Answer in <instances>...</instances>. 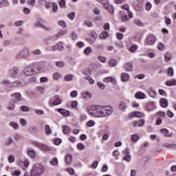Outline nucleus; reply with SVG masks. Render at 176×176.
Here are the masks:
<instances>
[{"mask_svg": "<svg viewBox=\"0 0 176 176\" xmlns=\"http://www.w3.org/2000/svg\"><path fill=\"white\" fill-rule=\"evenodd\" d=\"M104 45L103 44H101V43H100V44H96V45H95V49H96V50L98 51V52H102V50H104Z\"/></svg>", "mask_w": 176, "mask_h": 176, "instance_id": "obj_37", "label": "nucleus"}, {"mask_svg": "<svg viewBox=\"0 0 176 176\" xmlns=\"http://www.w3.org/2000/svg\"><path fill=\"white\" fill-rule=\"evenodd\" d=\"M86 125L87 127H94V126H96V122H94L93 120H90L87 122Z\"/></svg>", "mask_w": 176, "mask_h": 176, "instance_id": "obj_39", "label": "nucleus"}, {"mask_svg": "<svg viewBox=\"0 0 176 176\" xmlns=\"http://www.w3.org/2000/svg\"><path fill=\"white\" fill-rule=\"evenodd\" d=\"M60 104H61V99H60V97H58V96H55L53 104L60 105Z\"/></svg>", "mask_w": 176, "mask_h": 176, "instance_id": "obj_32", "label": "nucleus"}, {"mask_svg": "<svg viewBox=\"0 0 176 176\" xmlns=\"http://www.w3.org/2000/svg\"><path fill=\"white\" fill-rule=\"evenodd\" d=\"M27 154L31 159H35L36 156V153L34 150H28Z\"/></svg>", "mask_w": 176, "mask_h": 176, "instance_id": "obj_26", "label": "nucleus"}, {"mask_svg": "<svg viewBox=\"0 0 176 176\" xmlns=\"http://www.w3.org/2000/svg\"><path fill=\"white\" fill-rule=\"evenodd\" d=\"M52 9H53V12H54V13L58 12V6L56 4V2H53L52 3Z\"/></svg>", "mask_w": 176, "mask_h": 176, "instance_id": "obj_54", "label": "nucleus"}, {"mask_svg": "<svg viewBox=\"0 0 176 176\" xmlns=\"http://www.w3.org/2000/svg\"><path fill=\"white\" fill-rule=\"evenodd\" d=\"M29 131L30 133H38V127L34 126H30L29 128Z\"/></svg>", "mask_w": 176, "mask_h": 176, "instance_id": "obj_53", "label": "nucleus"}, {"mask_svg": "<svg viewBox=\"0 0 176 176\" xmlns=\"http://www.w3.org/2000/svg\"><path fill=\"white\" fill-rule=\"evenodd\" d=\"M17 74H19V67L14 66L8 71L7 78L8 79H16V76H17Z\"/></svg>", "mask_w": 176, "mask_h": 176, "instance_id": "obj_4", "label": "nucleus"}, {"mask_svg": "<svg viewBox=\"0 0 176 176\" xmlns=\"http://www.w3.org/2000/svg\"><path fill=\"white\" fill-rule=\"evenodd\" d=\"M87 112L93 118H107L112 115L113 109L109 106L92 105L87 107Z\"/></svg>", "mask_w": 176, "mask_h": 176, "instance_id": "obj_1", "label": "nucleus"}, {"mask_svg": "<svg viewBox=\"0 0 176 176\" xmlns=\"http://www.w3.org/2000/svg\"><path fill=\"white\" fill-rule=\"evenodd\" d=\"M81 96L82 98H84L85 100H88L89 98H91V94L87 91H82L81 93Z\"/></svg>", "mask_w": 176, "mask_h": 176, "instance_id": "obj_25", "label": "nucleus"}, {"mask_svg": "<svg viewBox=\"0 0 176 176\" xmlns=\"http://www.w3.org/2000/svg\"><path fill=\"white\" fill-rule=\"evenodd\" d=\"M97 86L100 90H105V85L101 82H97Z\"/></svg>", "mask_w": 176, "mask_h": 176, "instance_id": "obj_43", "label": "nucleus"}, {"mask_svg": "<svg viewBox=\"0 0 176 176\" xmlns=\"http://www.w3.org/2000/svg\"><path fill=\"white\" fill-rule=\"evenodd\" d=\"M67 31L65 30H60L59 32H58L56 34L51 36L50 38V41H57L58 38L61 36H64L67 34Z\"/></svg>", "mask_w": 176, "mask_h": 176, "instance_id": "obj_9", "label": "nucleus"}, {"mask_svg": "<svg viewBox=\"0 0 176 176\" xmlns=\"http://www.w3.org/2000/svg\"><path fill=\"white\" fill-rule=\"evenodd\" d=\"M53 79H54V80H58V79H61V74L54 73L53 74Z\"/></svg>", "mask_w": 176, "mask_h": 176, "instance_id": "obj_48", "label": "nucleus"}, {"mask_svg": "<svg viewBox=\"0 0 176 176\" xmlns=\"http://www.w3.org/2000/svg\"><path fill=\"white\" fill-rule=\"evenodd\" d=\"M120 16L121 17L122 21L126 23V21H129V17L127 16V14L124 11L120 12Z\"/></svg>", "mask_w": 176, "mask_h": 176, "instance_id": "obj_19", "label": "nucleus"}, {"mask_svg": "<svg viewBox=\"0 0 176 176\" xmlns=\"http://www.w3.org/2000/svg\"><path fill=\"white\" fill-rule=\"evenodd\" d=\"M45 133L47 135H50L52 134V129L49 124H45L44 127Z\"/></svg>", "mask_w": 176, "mask_h": 176, "instance_id": "obj_30", "label": "nucleus"}, {"mask_svg": "<svg viewBox=\"0 0 176 176\" xmlns=\"http://www.w3.org/2000/svg\"><path fill=\"white\" fill-rule=\"evenodd\" d=\"M56 65L59 68H63V67H65V63L63 61H59L56 63Z\"/></svg>", "mask_w": 176, "mask_h": 176, "instance_id": "obj_58", "label": "nucleus"}, {"mask_svg": "<svg viewBox=\"0 0 176 176\" xmlns=\"http://www.w3.org/2000/svg\"><path fill=\"white\" fill-rule=\"evenodd\" d=\"M104 83H112V85H116V78L112 76H108L103 78Z\"/></svg>", "mask_w": 176, "mask_h": 176, "instance_id": "obj_10", "label": "nucleus"}, {"mask_svg": "<svg viewBox=\"0 0 176 176\" xmlns=\"http://www.w3.org/2000/svg\"><path fill=\"white\" fill-rule=\"evenodd\" d=\"M98 60H99V61H100V63H107V58H105L102 56H98Z\"/></svg>", "mask_w": 176, "mask_h": 176, "instance_id": "obj_57", "label": "nucleus"}, {"mask_svg": "<svg viewBox=\"0 0 176 176\" xmlns=\"http://www.w3.org/2000/svg\"><path fill=\"white\" fill-rule=\"evenodd\" d=\"M129 74H127V73H122L121 74V80L122 82H127V80H129Z\"/></svg>", "mask_w": 176, "mask_h": 176, "instance_id": "obj_29", "label": "nucleus"}, {"mask_svg": "<svg viewBox=\"0 0 176 176\" xmlns=\"http://www.w3.org/2000/svg\"><path fill=\"white\" fill-rule=\"evenodd\" d=\"M133 23L135 25H138V27H144V23L138 19L134 20Z\"/></svg>", "mask_w": 176, "mask_h": 176, "instance_id": "obj_45", "label": "nucleus"}, {"mask_svg": "<svg viewBox=\"0 0 176 176\" xmlns=\"http://www.w3.org/2000/svg\"><path fill=\"white\" fill-rule=\"evenodd\" d=\"M46 21L43 20V19H38V21L34 23V27L39 28H43V30H45V31H50L52 28L50 27H47L44 25Z\"/></svg>", "mask_w": 176, "mask_h": 176, "instance_id": "obj_7", "label": "nucleus"}, {"mask_svg": "<svg viewBox=\"0 0 176 176\" xmlns=\"http://www.w3.org/2000/svg\"><path fill=\"white\" fill-rule=\"evenodd\" d=\"M140 140V136L138 134H133L131 135V141L133 142H137Z\"/></svg>", "mask_w": 176, "mask_h": 176, "instance_id": "obj_42", "label": "nucleus"}, {"mask_svg": "<svg viewBox=\"0 0 176 176\" xmlns=\"http://www.w3.org/2000/svg\"><path fill=\"white\" fill-rule=\"evenodd\" d=\"M170 60H171V54H166V55H164V60L166 61V63H168Z\"/></svg>", "mask_w": 176, "mask_h": 176, "instance_id": "obj_60", "label": "nucleus"}, {"mask_svg": "<svg viewBox=\"0 0 176 176\" xmlns=\"http://www.w3.org/2000/svg\"><path fill=\"white\" fill-rule=\"evenodd\" d=\"M65 160L66 164H71L72 162V155L71 154H67L65 157Z\"/></svg>", "mask_w": 176, "mask_h": 176, "instance_id": "obj_27", "label": "nucleus"}, {"mask_svg": "<svg viewBox=\"0 0 176 176\" xmlns=\"http://www.w3.org/2000/svg\"><path fill=\"white\" fill-rule=\"evenodd\" d=\"M164 146L165 148H170V149H176V144H165Z\"/></svg>", "mask_w": 176, "mask_h": 176, "instance_id": "obj_44", "label": "nucleus"}, {"mask_svg": "<svg viewBox=\"0 0 176 176\" xmlns=\"http://www.w3.org/2000/svg\"><path fill=\"white\" fill-rule=\"evenodd\" d=\"M14 102H13V100H10L8 107V111H12V109H14Z\"/></svg>", "mask_w": 176, "mask_h": 176, "instance_id": "obj_46", "label": "nucleus"}, {"mask_svg": "<svg viewBox=\"0 0 176 176\" xmlns=\"http://www.w3.org/2000/svg\"><path fill=\"white\" fill-rule=\"evenodd\" d=\"M14 98L13 102H18V101H21V94L20 93H14L12 95Z\"/></svg>", "mask_w": 176, "mask_h": 176, "instance_id": "obj_18", "label": "nucleus"}, {"mask_svg": "<svg viewBox=\"0 0 176 176\" xmlns=\"http://www.w3.org/2000/svg\"><path fill=\"white\" fill-rule=\"evenodd\" d=\"M10 126L12 127V129H14V130H17V129H19V124L14 122H10Z\"/></svg>", "mask_w": 176, "mask_h": 176, "instance_id": "obj_49", "label": "nucleus"}, {"mask_svg": "<svg viewBox=\"0 0 176 176\" xmlns=\"http://www.w3.org/2000/svg\"><path fill=\"white\" fill-rule=\"evenodd\" d=\"M155 108H156V107L155 106V102H149L146 105V109H147V111H153Z\"/></svg>", "mask_w": 176, "mask_h": 176, "instance_id": "obj_22", "label": "nucleus"}, {"mask_svg": "<svg viewBox=\"0 0 176 176\" xmlns=\"http://www.w3.org/2000/svg\"><path fill=\"white\" fill-rule=\"evenodd\" d=\"M122 160H125V162H127V163H129V162H131V155H125L122 158Z\"/></svg>", "mask_w": 176, "mask_h": 176, "instance_id": "obj_56", "label": "nucleus"}, {"mask_svg": "<svg viewBox=\"0 0 176 176\" xmlns=\"http://www.w3.org/2000/svg\"><path fill=\"white\" fill-rule=\"evenodd\" d=\"M58 25L62 27V28H67V23L65 21H60L58 22Z\"/></svg>", "mask_w": 176, "mask_h": 176, "instance_id": "obj_50", "label": "nucleus"}, {"mask_svg": "<svg viewBox=\"0 0 176 176\" xmlns=\"http://www.w3.org/2000/svg\"><path fill=\"white\" fill-rule=\"evenodd\" d=\"M19 123L22 127H25V126H27V120L24 118H21L19 120Z\"/></svg>", "mask_w": 176, "mask_h": 176, "instance_id": "obj_47", "label": "nucleus"}, {"mask_svg": "<svg viewBox=\"0 0 176 176\" xmlns=\"http://www.w3.org/2000/svg\"><path fill=\"white\" fill-rule=\"evenodd\" d=\"M166 86H176V80H169L166 82Z\"/></svg>", "mask_w": 176, "mask_h": 176, "instance_id": "obj_38", "label": "nucleus"}, {"mask_svg": "<svg viewBox=\"0 0 176 176\" xmlns=\"http://www.w3.org/2000/svg\"><path fill=\"white\" fill-rule=\"evenodd\" d=\"M137 49H138V46L137 45H132L130 49H129V51L131 52V53H134V52H137Z\"/></svg>", "mask_w": 176, "mask_h": 176, "instance_id": "obj_61", "label": "nucleus"}, {"mask_svg": "<svg viewBox=\"0 0 176 176\" xmlns=\"http://www.w3.org/2000/svg\"><path fill=\"white\" fill-rule=\"evenodd\" d=\"M75 16H76V13H75V12H69L67 14V17L69 20H75Z\"/></svg>", "mask_w": 176, "mask_h": 176, "instance_id": "obj_40", "label": "nucleus"}, {"mask_svg": "<svg viewBox=\"0 0 176 176\" xmlns=\"http://www.w3.org/2000/svg\"><path fill=\"white\" fill-rule=\"evenodd\" d=\"M160 133H162V134H164V137H173V133H170V131L167 129H161Z\"/></svg>", "mask_w": 176, "mask_h": 176, "instance_id": "obj_21", "label": "nucleus"}, {"mask_svg": "<svg viewBox=\"0 0 176 176\" xmlns=\"http://www.w3.org/2000/svg\"><path fill=\"white\" fill-rule=\"evenodd\" d=\"M151 9H152V4L150 2H147L146 3V10L149 12V10H151Z\"/></svg>", "mask_w": 176, "mask_h": 176, "instance_id": "obj_64", "label": "nucleus"}, {"mask_svg": "<svg viewBox=\"0 0 176 176\" xmlns=\"http://www.w3.org/2000/svg\"><path fill=\"white\" fill-rule=\"evenodd\" d=\"M30 56V50L28 48L23 49L16 55V58H27Z\"/></svg>", "mask_w": 176, "mask_h": 176, "instance_id": "obj_8", "label": "nucleus"}, {"mask_svg": "<svg viewBox=\"0 0 176 176\" xmlns=\"http://www.w3.org/2000/svg\"><path fill=\"white\" fill-rule=\"evenodd\" d=\"M85 146L82 143H78L77 144V149H78V151H84V149H85Z\"/></svg>", "mask_w": 176, "mask_h": 176, "instance_id": "obj_55", "label": "nucleus"}, {"mask_svg": "<svg viewBox=\"0 0 176 176\" xmlns=\"http://www.w3.org/2000/svg\"><path fill=\"white\" fill-rule=\"evenodd\" d=\"M32 54H34V56H39L41 54V50H34L32 51Z\"/></svg>", "mask_w": 176, "mask_h": 176, "instance_id": "obj_62", "label": "nucleus"}, {"mask_svg": "<svg viewBox=\"0 0 176 176\" xmlns=\"http://www.w3.org/2000/svg\"><path fill=\"white\" fill-rule=\"evenodd\" d=\"M56 46H58V50H64V43L63 42H59L57 44H56Z\"/></svg>", "mask_w": 176, "mask_h": 176, "instance_id": "obj_51", "label": "nucleus"}, {"mask_svg": "<svg viewBox=\"0 0 176 176\" xmlns=\"http://www.w3.org/2000/svg\"><path fill=\"white\" fill-rule=\"evenodd\" d=\"M93 52V50L91 49V47H87L85 48L83 51V54L85 56H90L91 53Z\"/></svg>", "mask_w": 176, "mask_h": 176, "instance_id": "obj_31", "label": "nucleus"}, {"mask_svg": "<svg viewBox=\"0 0 176 176\" xmlns=\"http://www.w3.org/2000/svg\"><path fill=\"white\" fill-rule=\"evenodd\" d=\"M124 69L128 72H130V71H133V64L130 63H125V65H124Z\"/></svg>", "mask_w": 176, "mask_h": 176, "instance_id": "obj_24", "label": "nucleus"}, {"mask_svg": "<svg viewBox=\"0 0 176 176\" xmlns=\"http://www.w3.org/2000/svg\"><path fill=\"white\" fill-rule=\"evenodd\" d=\"M36 146H38L39 149H41V151H44V152H50V147L42 143H36Z\"/></svg>", "mask_w": 176, "mask_h": 176, "instance_id": "obj_11", "label": "nucleus"}, {"mask_svg": "<svg viewBox=\"0 0 176 176\" xmlns=\"http://www.w3.org/2000/svg\"><path fill=\"white\" fill-rule=\"evenodd\" d=\"M135 97L138 100H145V98H146V95L141 91H139L135 94Z\"/></svg>", "mask_w": 176, "mask_h": 176, "instance_id": "obj_20", "label": "nucleus"}, {"mask_svg": "<svg viewBox=\"0 0 176 176\" xmlns=\"http://www.w3.org/2000/svg\"><path fill=\"white\" fill-rule=\"evenodd\" d=\"M97 2H99V3H102L104 9L108 10L109 13H111V14H113L115 12V10L113 9V6L109 3L108 0H96Z\"/></svg>", "mask_w": 176, "mask_h": 176, "instance_id": "obj_3", "label": "nucleus"}, {"mask_svg": "<svg viewBox=\"0 0 176 176\" xmlns=\"http://www.w3.org/2000/svg\"><path fill=\"white\" fill-rule=\"evenodd\" d=\"M118 109L124 112V111H126V109H127V104L125 102L121 101L118 104Z\"/></svg>", "mask_w": 176, "mask_h": 176, "instance_id": "obj_17", "label": "nucleus"}, {"mask_svg": "<svg viewBox=\"0 0 176 176\" xmlns=\"http://www.w3.org/2000/svg\"><path fill=\"white\" fill-rule=\"evenodd\" d=\"M145 117V113H141L140 111H133L130 114V118H144Z\"/></svg>", "mask_w": 176, "mask_h": 176, "instance_id": "obj_12", "label": "nucleus"}, {"mask_svg": "<svg viewBox=\"0 0 176 176\" xmlns=\"http://www.w3.org/2000/svg\"><path fill=\"white\" fill-rule=\"evenodd\" d=\"M144 124H145V120H139L138 121H135L133 122V127H143Z\"/></svg>", "mask_w": 176, "mask_h": 176, "instance_id": "obj_13", "label": "nucleus"}, {"mask_svg": "<svg viewBox=\"0 0 176 176\" xmlns=\"http://www.w3.org/2000/svg\"><path fill=\"white\" fill-rule=\"evenodd\" d=\"M37 69H38V72H45V63H41L38 65Z\"/></svg>", "mask_w": 176, "mask_h": 176, "instance_id": "obj_34", "label": "nucleus"}, {"mask_svg": "<svg viewBox=\"0 0 176 176\" xmlns=\"http://www.w3.org/2000/svg\"><path fill=\"white\" fill-rule=\"evenodd\" d=\"M12 80L13 79H3L1 80V84L6 87H12Z\"/></svg>", "mask_w": 176, "mask_h": 176, "instance_id": "obj_14", "label": "nucleus"}, {"mask_svg": "<svg viewBox=\"0 0 176 176\" xmlns=\"http://www.w3.org/2000/svg\"><path fill=\"white\" fill-rule=\"evenodd\" d=\"M63 131L64 134H69L71 129L67 125L62 126Z\"/></svg>", "mask_w": 176, "mask_h": 176, "instance_id": "obj_33", "label": "nucleus"}, {"mask_svg": "<svg viewBox=\"0 0 176 176\" xmlns=\"http://www.w3.org/2000/svg\"><path fill=\"white\" fill-rule=\"evenodd\" d=\"M146 93L152 98H155V97H156V96H157V92H156L155 90H153V89H152V87L148 88L146 90Z\"/></svg>", "mask_w": 176, "mask_h": 176, "instance_id": "obj_16", "label": "nucleus"}, {"mask_svg": "<svg viewBox=\"0 0 176 176\" xmlns=\"http://www.w3.org/2000/svg\"><path fill=\"white\" fill-rule=\"evenodd\" d=\"M156 43V36L154 34H150L146 38L145 46H153Z\"/></svg>", "mask_w": 176, "mask_h": 176, "instance_id": "obj_6", "label": "nucleus"}, {"mask_svg": "<svg viewBox=\"0 0 176 176\" xmlns=\"http://www.w3.org/2000/svg\"><path fill=\"white\" fill-rule=\"evenodd\" d=\"M99 38L101 41H105V39H107V38H108V32H107V31H102L99 34Z\"/></svg>", "mask_w": 176, "mask_h": 176, "instance_id": "obj_23", "label": "nucleus"}, {"mask_svg": "<svg viewBox=\"0 0 176 176\" xmlns=\"http://www.w3.org/2000/svg\"><path fill=\"white\" fill-rule=\"evenodd\" d=\"M56 111L57 112H59L60 115H63V116H65V117L69 116V111L65 109H63V108L56 109Z\"/></svg>", "mask_w": 176, "mask_h": 176, "instance_id": "obj_15", "label": "nucleus"}, {"mask_svg": "<svg viewBox=\"0 0 176 176\" xmlns=\"http://www.w3.org/2000/svg\"><path fill=\"white\" fill-rule=\"evenodd\" d=\"M59 5L60 8H67V3L65 2V0L59 1Z\"/></svg>", "mask_w": 176, "mask_h": 176, "instance_id": "obj_59", "label": "nucleus"}, {"mask_svg": "<svg viewBox=\"0 0 176 176\" xmlns=\"http://www.w3.org/2000/svg\"><path fill=\"white\" fill-rule=\"evenodd\" d=\"M50 164H52V166H58V160L57 157L52 158L50 161Z\"/></svg>", "mask_w": 176, "mask_h": 176, "instance_id": "obj_41", "label": "nucleus"}, {"mask_svg": "<svg viewBox=\"0 0 176 176\" xmlns=\"http://www.w3.org/2000/svg\"><path fill=\"white\" fill-rule=\"evenodd\" d=\"M36 72L34 70L33 65H29L23 69V76H32V75H35Z\"/></svg>", "mask_w": 176, "mask_h": 176, "instance_id": "obj_5", "label": "nucleus"}, {"mask_svg": "<svg viewBox=\"0 0 176 176\" xmlns=\"http://www.w3.org/2000/svg\"><path fill=\"white\" fill-rule=\"evenodd\" d=\"M116 60L115 59H111L110 60H109V65L110 67H116Z\"/></svg>", "mask_w": 176, "mask_h": 176, "instance_id": "obj_52", "label": "nucleus"}, {"mask_svg": "<svg viewBox=\"0 0 176 176\" xmlns=\"http://www.w3.org/2000/svg\"><path fill=\"white\" fill-rule=\"evenodd\" d=\"M43 173H45V167L41 164H36L32 168L30 176H41Z\"/></svg>", "mask_w": 176, "mask_h": 176, "instance_id": "obj_2", "label": "nucleus"}, {"mask_svg": "<svg viewBox=\"0 0 176 176\" xmlns=\"http://www.w3.org/2000/svg\"><path fill=\"white\" fill-rule=\"evenodd\" d=\"M74 79V75L73 74H67L64 77V80L65 82H71Z\"/></svg>", "mask_w": 176, "mask_h": 176, "instance_id": "obj_35", "label": "nucleus"}, {"mask_svg": "<svg viewBox=\"0 0 176 176\" xmlns=\"http://www.w3.org/2000/svg\"><path fill=\"white\" fill-rule=\"evenodd\" d=\"M21 85V83L19 81H13V79L11 80V87H19Z\"/></svg>", "mask_w": 176, "mask_h": 176, "instance_id": "obj_36", "label": "nucleus"}, {"mask_svg": "<svg viewBox=\"0 0 176 176\" xmlns=\"http://www.w3.org/2000/svg\"><path fill=\"white\" fill-rule=\"evenodd\" d=\"M160 104H161V106L163 108H167V107H168V102L167 101L166 99L161 98L160 99Z\"/></svg>", "mask_w": 176, "mask_h": 176, "instance_id": "obj_28", "label": "nucleus"}, {"mask_svg": "<svg viewBox=\"0 0 176 176\" xmlns=\"http://www.w3.org/2000/svg\"><path fill=\"white\" fill-rule=\"evenodd\" d=\"M12 142H13V139L12 138H8L5 142V145L9 146Z\"/></svg>", "mask_w": 176, "mask_h": 176, "instance_id": "obj_63", "label": "nucleus"}]
</instances>
